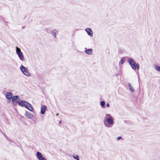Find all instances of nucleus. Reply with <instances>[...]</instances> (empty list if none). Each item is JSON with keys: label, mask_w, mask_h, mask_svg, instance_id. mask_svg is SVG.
<instances>
[{"label": "nucleus", "mask_w": 160, "mask_h": 160, "mask_svg": "<svg viewBox=\"0 0 160 160\" xmlns=\"http://www.w3.org/2000/svg\"><path fill=\"white\" fill-rule=\"evenodd\" d=\"M104 123L106 127L108 128H111L114 124L113 117L109 114H106L104 118Z\"/></svg>", "instance_id": "1"}, {"label": "nucleus", "mask_w": 160, "mask_h": 160, "mask_svg": "<svg viewBox=\"0 0 160 160\" xmlns=\"http://www.w3.org/2000/svg\"><path fill=\"white\" fill-rule=\"evenodd\" d=\"M128 61L132 69L134 70H136V69H139V64L138 63H136L132 58H129L128 59Z\"/></svg>", "instance_id": "2"}, {"label": "nucleus", "mask_w": 160, "mask_h": 160, "mask_svg": "<svg viewBox=\"0 0 160 160\" xmlns=\"http://www.w3.org/2000/svg\"><path fill=\"white\" fill-rule=\"evenodd\" d=\"M20 69L23 73L25 75L28 77L30 76L29 72L27 68L25 67L22 65H21L20 68Z\"/></svg>", "instance_id": "3"}, {"label": "nucleus", "mask_w": 160, "mask_h": 160, "mask_svg": "<svg viewBox=\"0 0 160 160\" xmlns=\"http://www.w3.org/2000/svg\"><path fill=\"white\" fill-rule=\"evenodd\" d=\"M29 103L25 101H19L18 104L22 107H25L26 108L28 107V104Z\"/></svg>", "instance_id": "4"}, {"label": "nucleus", "mask_w": 160, "mask_h": 160, "mask_svg": "<svg viewBox=\"0 0 160 160\" xmlns=\"http://www.w3.org/2000/svg\"><path fill=\"white\" fill-rule=\"evenodd\" d=\"M20 100V98L19 96L17 95H16L12 97V102L13 103H14L15 102L18 103L19 102V101Z\"/></svg>", "instance_id": "5"}, {"label": "nucleus", "mask_w": 160, "mask_h": 160, "mask_svg": "<svg viewBox=\"0 0 160 160\" xmlns=\"http://www.w3.org/2000/svg\"><path fill=\"white\" fill-rule=\"evenodd\" d=\"M36 155L39 160H46L44 157H42V155L41 153L39 152H37Z\"/></svg>", "instance_id": "6"}, {"label": "nucleus", "mask_w": 160, "mask_h": 160, "mask_svg": "<svg viewBox=\"0 0 160 160\" xmlns=\"http://www.w3.org/2000/svg\"><path fill=\"white\" fill-rule=\"evenodd\" d=\"M25 116L29 119H31L33 117V115L32 114L27 111L26 112Z\"/></svg>", "instance_id": "7"}, {"label": "nucleus", "mask_w": 160, "mask_h": 160, "mask_svg": "<svg viewBox=\"0 0 160 160\" xmlns=\"http://www.w3.org/2000/svg\"><path fill=\"white\" fill-rule=\"evenodd\" d=\"M85 31L90 36H93V32L91 29L87 28L86 29Z\"/></svg>", "instance_id": "8"}, {"label": "nucleus", "mask_w": 160, "mask_h": 160, "mask_svg": "<svg viewBox=\"0 0 160 160\" xmlns=\"http://www.w3.org/2000/svg\"><path fill=\"white\" fill-rule=\"evenodd\" d=\"M12 94L11 92H7L6 97L8 99H10L12 97Z\"/></svg>", "instance_id": "9"}, {"label": "nucleus", "mask_w": 160, "mask_h": 160, "mask_svg": "<svg viewBox=\"0 0 160 160\" xmlns=\"http://www.w3.org/2000/svg\"><path fill=\"white\" fill-rule=\"evenodd\" d=\"M47 109V107L45 105H43L42 106L41 108V113L42 114H43L45 113L46 110Z\"/></svg>", "instance_id": "10"}, {"label": "nucleus", "mask_w": 160, "mask_h": 160, "mask_svg": "<svg viewBox=\"0 0 160 160\" xmlns=\"http://www.w3.org/2000/svg\"><path fill=\"white\" fill-rule=\"evenodd\" d=\"M20 60L22 61L24 60V56L22 52L17 54Z\"/></svg>", "instance_id": "11"}, {"label": "nucleus", "mask_w": 160, "mask_h": 160, "mask_svg": "<svg viewBox=\"0 0 160 160\" xmlns=\"http://www.w3.org/2000/svg\"><path fill=\"white\" fill-rule=\"evenodd\" d=\"M85 52L88 54L91 55L92 54V49H87L85 51Z\"/></svg>", "instance_id": "12"}, {"label": "nucleus", "mask_w": 160, "mask_h": 160, "mask_svg": "<svg viewBox=\"0 0 160 160\" xmlns=\"http://www.w3.org/2000/svg\"><path fill=\"white\" fill-rule=\"evenodd\" d=\"M58 33V32L57 31L56 29L53 30L51 31V34L55 38L56 37V34Z\"/></svg>", "instance_id": "13"}, {"label": "nucleus", "mask_w": 160, "mask_h": 160, "mask_svg": "<svg viewBox=\"0 0 160 160\" xmlns=\"http://www.w3.org/2000/svg\"><path fill=\"white\" fill-rule=\"evenodd\" d=\"M28 107L26 108L29 110L31 111H33V108L31 106V104L30 103H28Z\"/></svg>", "instance_id": "14"}, {"label": "nucleus", "mask_w": 160, "mask_h": 160, "mask_svg": "<svg viewBox=\"0 0 160 160\" xmlns=\"http://www.w3.org/2000/svg\"><path fill=\"white\" fill-rule=\"evenodd\" d=\"M105 103L104 101H102L100 102V105L101 107L103 108H105Z\"/></svg>", "instance_id": "15"}, {"label": "nucleus", "mask_w": 160, "mask_h": 160, "mask_svg": "<svg viewBox=\"0 0 160 160\" xmlns=\"http://www.w3.org/2000/svg\"><path fill=\"white\" fill-rule=\"evenodd\" d=\"M154 67L155 69L158 71L160 72V67L157 65H154Z\"/></svg>", "instance_id": "16"}, {"label": "nucleus", "mask_w": 160, "mask_h": 160, "mask_svg": "<svg viewBox=\"0 0 160 160\" xmlns=\"http://www.w3.org/2000/svg\"><path fill=\"white\" fill-rule=\"evenodd\" d=\"M128 86L130 90L132 92H133L134 91V88L131 86L130 83H128Z\"/></svg>", "instance_id": "17"}, {"label": "nucleus", "mask_w": 160, "mask_h": 160, "mask_svg": "<svg viewBox=\"0 0 160 160\" xmlns=\"http://www.w3.org/2000/svg\"><path fill=\"white\" fill-rule=\"evenodd\" d=\"M125 61V58L124 57L122 58L119 62V64H122L124 63Z\"/></svg>", "instance_id": "18"}, {"label": "nucleus", "mask_w": 160, "mask_h": 160, "mask_svg": "<svg viewBox=\"0 0 160 160\" xmlns=\"http://www.w3.org/2000/svg\"><path fill=\"white\" fill-rule=\"evenodd\" d=\"M22 52L21 49L18 48V47H16V53L17 54Z\"/></svg>", "instance_id": "19"}, {"label": "nucleus", "mask_w": 160, "mask_h": 160, "mask_svg": "<svg viewBox=\"0 0 160 160\" xmlns=\"http://www.w3.org/2000/svg\"><path fill=\"white\" fill-rule=\"evenodd\" d=\"M73 157L74 159H76L77 160H80L79 158V156L78 155H76V156H73Z\"/></svg>", "instance_id": "20"}, {"label": "nucleus", "mask_w": 160, "mask_h": 160, "mask_svg": "<svg viewBox=\"0 0 160 160\" xmlns=\"http://www.w3.org/2000/svg\"><path fill=\"white\" fill-rule=\"evenodd\" d=\"M106 106L108 107H110V105L108 103H107L106 104Z\"/></svg>", "instance_id": "21"}, {"label": "nucleus", "mask_w": 160, "mask_h": 160, "mask_svg": "<svg viewBox=\"0 0 160 160\" xmlns=\"http://www.w3.org/2000/svg\"><path fill=\"white\" fill-rule=\"evenodd\" d=\"M121 138V137H119L117 138V139L118 140H120Z\"/></svg>", "instance_id": "22"}, {"label": "nucleus", "mask_w": 160, "mask_h": 160, "mask_svg": "<svg viewBox=\"0 0 160 160\" xmlns=\"http://www.w3.org/2000/svg\"><path fill=\"white\" fill-rule=\"evenodd\" d=\"M58 114H58V113H57V114H56V116H58Z\"/></svg>", "instance_id": "23"}, {"label": "nucleus", "mask_w": 160, "mask_h": 160, "mask_svg": "<svg viewBox=\"0 0 160 160\" xmlns=\"http://www.w3.org/2000/svg\"><path fill=\"white\" fill-rule=\"evenodd\" d=\"M61 122V121H59V123H60Z\"/></svg>", "instance_id": "24"}, {"label": "nucleus", "mask_w": 160, "mask_h": 160, "mask_svg": "<svg viewBox=\"0 0 160 160\" xmlns=\"http://www.w3.org/2000/svg\"><path fill=\"white\" fill-rule=\"evenodd\" d=\"M118 53H120V50H119Z\"/></svg>", "instance_id": "25"}]
</instances>
